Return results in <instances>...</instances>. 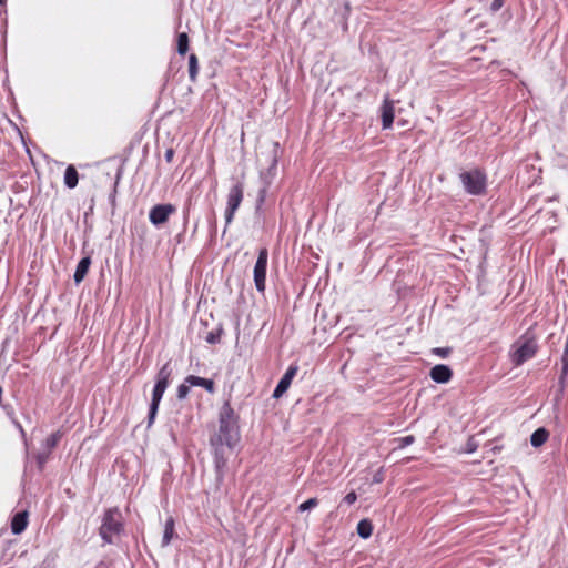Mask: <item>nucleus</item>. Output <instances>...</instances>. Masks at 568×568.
I'll return each instance as SVG.
<instances>
[{"label": "nucleus", "mask_w": 568, "mask_h": 568, "mask_svg": "<svg viewBox=\"0 0 568 568\" xmlns=\"http://www.w3.org/2000/svg\"><path fill=\"white\" fill-rule=\"evenodd\" d=\"M240 439L239 427L231 412L221 414L219 432L211 438L215 466L219 471L225 466V448L232 449Z\"/></svg>", "instance_id": "obj_1"}, {"label": "nucleus", "mask_w": 568, "mask_h": 568, "mask_svg": "<svg viewBox=\"0 0 568 568\" xmlns=\"http://www.w3.org/2000/svg\"><path fill=\"white\" fill-rule=\"evenodd\" d=\"M538 348L539 346L536 335L527 331L513 344L509 353L510 362L514 366L518 367L528 359L535 357Z\"/></svg>", "instance_id": "obj_2"}, {"label": "nucleus", "mask_w": 568, "mask_h": 568, "mask_svg": "<svg viewBox=\"0 0 568 568\" xmlns=\"http://www.w3.org/2000/svg\"><path fill=\"white\" fill-rule=\"evenodd\" d=\"M465 191L470 195H484L487 191V174L484 169L474 168L459 174Z\"/></svg>", "instance_id": "obj_3"}, {"label": "nucleus", "mask_w": 568, "mask_h": 568, "mask_svg": "<svg viewBox=\"0 0 568 568\" xmlns=\"http://www.w3.org/2000/svg\"><path fill=\"white\" fill-rule=\"evenodd\" d=\"M122 530L121 514L116 509H109L103 517L102 525L100 527V535L102 539L111 544L115 537L120 535Z\"/></svg>", "instance_id": "obj_4"}, {"label": "nucleus", "mask_w": 568, "mask_h": 568, "mask_svg": "<svg viewBox=\"0 0 568 568\" xmlns=\"http://www.w3.org/2000/svg\"><path fill=\"white\" fill-rule=\"evenodd\" d=\"M171 375V369L169 368V364H165L158 373L156 384L152 394V402L150 406L149 413V425H151L155 418L159 404L162 399V396L168 387L169 378Z\"/></svg>", "instance_id": "obj_5"}, {"label": "nucleus", "mask_w": 568, "mask_h": 568, "mask_svg": "<svg viewBox=\"0 0 568 568\" xmlns=\"http://www.w3.org/2000/svg\"><path fill=\"white\" fill-rule=\"evenodd\" d=\"M171 375V369L169 368V364H165L158 373L156 384L152 394V402L150 406L149 413V425H151L155 418L159 404L162 399V396L168 387L169 378Z\"/></svg>", "instance_id": "obj_6"}, {"label": "nucleus", "mask_w": 568, "mask_h": 568, "mask_svg": "<svg viewBox=\"0 0 568 568\" xmlns=\"http://www.w3.org/2000/svg\"><path fill=\"white\" fill-rule=\"evenodd\" d=\"M267 258V250L262 248L258 253V257L254 267V283L258 292H264L265 290Z\"/></svg>", "instance_id": "obj_7"}, {"label": "nucleus", "mask_w": 568, "mask_h": 568, "mask_svg": "<svg viewBox=\"0 0 568 568\" xmlns=\"http://www.w3.org/2000/svg\"><path fill=\"white\" fill-rule=\"evenodd\" d=\"M243 199V187L241 184L234 185L227 195V207L225 212L226 223H231L234 216L235 211L240 206Z\"/></svg>", "instance_id": "obj_8"}, {"label": "nucleus", "mask_w": 568, "mask_h": 568, "mask_svg": "<svg viewBox=\"0 0 568 568\" xmlns=\"http://www.w3.org/2000/svg\"><path fill=\"white\" fill-rule=\"evenodd\" d=\"M174 212L175 206L172 204H158L151 209L149 219L152 224L160 225L165 223L169 216Z\"/></svg>", "instance_id": "obj_9"}, {"label": "nucleus", "mask_w": 568, "mask_h": 568, "mask_svg": "<svg viewBox=\"0 0 568 568\" xmlns=\"http://www.w3.org/2000/svg\"><path fill=\"white\" fill-rule=\"evenodd\" d=\"M429 376L436 383L446 384L452 379L453 371L447 365L437 364L430 368Z\"/></svg>", "instance_id": "obj_10"}, {"label": "nucleus", "mask_w": 568, "mask_h": 568, "mask_svg": "<svg viewBox=\"0 0 568 568\" xmlns=\"http://www.w3.org/2000/svg\"><path fill=\"white\" fill-rule=\"evenodd\" d=\"M297 367H290L284 376L278 382L276 388L274 389L273 397L280 398L290 387L293 377L296 375Z\"/></svg>", "instance_id": "obj_11"}, {"label": "nucleus", "mask_w": 568, "mask_h": 568, "mask_svg": "<svg viewBox=\"0 0 568 568\" xmlns=\"http://www.w3.org/2000/svg\"><path fill=\"white\" fill-rule=\"evenodd\" d=\"M382 123L383 129H388L392 126L394 121V105L392 101L385 100L382 105Z\"/></svg>", "instance_id": "obj_12"}, {"label": "nucleus", "mask_w": 568, "mask_h": 568, "mask_svg": "<svg viewBox=\"0 0 568 568\" xmlns=\"http://www.w3.org/2000/svg\"><path fill=\"white\" fill-rule=\"evenodd\" d=\"M28 525V514L27 511H21L14 515L11 521V530L13 534H21Z\"/></svg>", "instance_id": "obj_13"}, {"label": "nucleus", "mask_w": 568, "mask_h": 568, "mask_svg": "<svg viewBox=\"0 0 568 568\" xmlns=\"http://www.w3.org/2000/svg\"><path fill=\"white\" fill-rule=\"evenodd\" d=\"M185 382L190 386H201L204 387L206 390L212 393L214 390V383L211 379L202 378L199 376L190 375L185 378Z\"/></svg>", "instance_id": "obj_14"}, {"label": "nucleus", "mask_w": 568, "mask_h": 568, "mask_svg": "<svg viewBox=\"0 0 568 568\" xmlns=\"http://www.w3.org/2000/svg\"><path fill=\"white\" fill-rule=\"evenodd\" d=\"M90 264H91V260L90 257H83L79 263H78V266H77V270L74 272V282L77 284H79L80 282L83 281V278L85 277L87 273H88V270L90 267Z\"/></svg>", "instance_id": "obj_15"}, {"label": "nucleus", "mask_w": 568, "mask_h": 568, "mask_svg": "<svg viewBox=\"0 0 568 568\" xmlns=\"http://www.w3.org/2000/svg\"><path fill=\"white\" fill-rule=\"evenodd\" d=\"M548 438L549 432L546 428L540 427L531 434L530 443L534 447H540L548 440Z\"/></svg>", "instance_id": "obj_16"}, {"label": "nucleus", "mask_w": 568, "mask_h": 568, "mask_svg": "<svg viewBox=\"0 0 568 568\" xmlns=\"http://www.w3.org/2000/svg\"><path fill=\"white\" fill-rule=\"evenodd\" d=\"M64 183L68 187L73 189L78 184V172L74 166L69 165L64 173Z\"/></svg>", "instance_id": "obj_17"}, {"label": "nucleus", "mask_w": 568, "mask_h": 568, "mask_svg": "<svg viewBox=\"0 0 568 568\" xmlns=\"http://www.w3.org/2000/svg\"><path fill=\"white\" fill-rule=\"evenodd\" d=\"M174 535V519L172 517L168 518L165 521L164 534L162 538V546L165 547L170 544Z\"/></svg>", "instance_id": "obj_18"}, {"label": "nucleus", "mask_w": 568, "mask_h": 568, "mask_svg": "<svg viewBox=\"0 0 568 568\" xmlns=\"http://www.w3.org/2000/svg\"><path fill=\"white\" fill-rule=\"evenodd\" d=\"M373 532V526L368 519H362L357 525V534L367 539Z\"/></svg>", "instance_id": "obj_19"}, {"label": "nucleus", "mask_w": 568, "mask_h": 568, "mask_svg": "<svg viewBox=\"0 0 568 568\" xmlns=\"http://www.w3.org/2000/svg\"><path fill=\"white\" fill-rule=\"evenodd\" d=\"M189 50V38L185 32L179 34L178 38V51L180 54L184 55Z\"/></svg>", "instance_id": "obj_20"}, {"label": "nucleus", "mask_w": 568, "mask_h": 568, "mask_svg": "<svg viewBox=\"0 0 568 568\" xmlns=\"http://www.w3.org/2000/svg\"><path fill=\"white\" fill-rule=\"evenodd\" d=\"M60 438H61L60 432H55V433L51 434L45 439L44 445H45V452H48V454H50L51 450L57 446Z\"/></svg>", "instance_id": "obj_21"}, {"label": "nucleus", "mask_w": 568, "mask_h": 568, "mask_svg": "<svg viewBox=\"0 0 568 568\" xmlns=\"http://www.w3.org/2000/svg\"><path fill=\"white\" fill-rule=\"evenodd\" d=\"M561 375H560V382L564 383L567 374H568V347H565L562 356H561Z\"/></svg>", "instance_id": "obj_22"}, {"label": "nucleus", "mask_w": 568, "mask_h": 568, "mask_svg": "<svg viewBox=\"0 0 568 568\" xmlns=\"http://www.w3.org/2000/svg\"><path fill=\"white\" fill-rule=\"evenodd\" d=\"M189 72L191 80H195L197 74V59L194 54H191L189 59Z\"/></svg>", "instance_id": "obj_23"}, {"label": "nucleus", "mask_w": 568, "mask_h": 568, "mask_svg": "<svg viewBox=\"0 0 568 568\" xmlns=\"http://www.w3.org/2000/svg\"><path fill=\"white\" fill-rule=\"evenodd\" d=\"M317 505H318V500L316 498H310L298 506V510L306 511V510H310V509L316 507Z\"/></svg>", "instance_id": "obj_24"}, {"label": "nucleus", "mask_w": 568, "mask_h": 568, "mask_svg": "<svg viewBox=\"0 0 568 568\" xmlns=\"http://www.w3.org/2000/svg\"><path fill=\"white\" fill-rule=\"evenodd\" d=\"M432 353L442 358H446L450 355L452 348L450 347H435L432 349Z\"/></svg>", "instance_id": "obj_25"}, {"label": "nucleus", "mask_w": 568, "mask_h": 568, "mask_svg": "<svg viewBox=\"0 0 568 568\" xmlns=\"http://www.w3.org/2000/svg\"><path fill=\"white\" fill-rule=\"evenodd\" d=\"M190 387H191V386H190L186 382H184L183 384H181V385L178 387V397H179L180 399H184V398L187 396V394H189Z\"/></svg>", "instance_id": "obj_26"}, {"label": "nucleus", "mask_w": 568, "mask_h": 568, "mask_svg": "<svg viewBox=\"0 0 568 568\" xmlns=\"http://www.w3.org/2000/svg\"><path fill=\"white\" fill-rule=\"evenodd\" d=\"M397 443V448H404L406 447L407 445H410L413 442H414V437L413 436H405V437H402V438H398L395 440Z\"/></svg>", "instance_id": "obj_27"}, {"label": "nucleus", "mask_w": 568, "mask_h": 568, "mask_svg": "<svg viewBox=\"0 0 568 568\" xmlns=\"http://www.w3.org/2000/svg\"><path fill=\"white\" fill-rule=\"evenodd\" d=\"M49 455L50 454H48V452H43V453L38 454L37 462H38V465H39L40 468L43 467V465L45 464Z\"/></svg>", "instance_id": "obj_28"}, {"label": "nucleus", "mask_w": 568, "mask_h": 568, "mask_svg": "<svg viewBox=\"0 0 568 568\" xmlns=\"http://www.w3.org/2000/svg\"><path fill=\"white\" fill-rule=\"evenodd\" d=\"M504 3H505V0H493V2L490 4L491 12H497L498 10H500L503 8Z\"/></svg>", "instance_id": "obj_29"}, {"label": "nucleus", "mask_w": 568, "mask_h": 568, "mask_svg": "<svg viewBox=\"0 0 568 568\" xmlns=\"http://www.w3.org/2000/svg\"><path fill=\"white\" fill-rule=\"evenodd\" d=\"M357 499V496L354 491H351L348 493L345 497H344V501L347 503L348 505H352L356 501Z\"/></svg>", "instance_id": "obj_30"}, {"label": "nucleus", "mask_w": 568, "mask_h": 568, "mask_svg": "<svg viewBox=\"0 0 568 568\" xmlns=\"http://www.w3.org/2000/svg\"><path fill=\"white\" fill-rule=\"evenodd\" d=\"M172 158H173V150L170 149L165 152V159H166V161L170 162L172 160Z\"/></svg>", "instance_id": "obj_31"}, {"label": "nucleus", "mask_w": 568, "mask_h": 568, "mask_svg": "<svg viewBox=\"0 0 568 568\" xmlns=\"http://www.w3.org/2000/svg\"><path fill=\"white\" fill-rule=\"evenodd\" d=\"M383 480V475L381 471H378L375 476H374V481L375 483H381Z\"/></svg>", "instance_id": "obj_32"}, {"label": "nucleus", "mask_w": 568, "mask_h": 568, "mask_svg": "<svg viewBox=\"0 0 568 568\" xmlns=\"http://www.w3.org/2000/svg\"><path fill=\"white\" fill-rule=\"evenodd\" d=\"M2 2H3V0H0V3H2Z\"/></svg>", "instance_id": "obj_33"}]
</instances>
